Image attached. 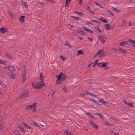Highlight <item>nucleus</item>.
I'll return each mask as SVG.
<instances>
[{
  "instance_id": "f257e3e1",
  "label": "nucleus",
  "mask_w": 135,
  "mask_h": 135,
  "mask_svg": "<svg viewBox=\"0 0 135 135\" xmlns=\"http://www.w3.org/2000/svg\"><path fill=\"white\" fill-rule=\"evenodd\" d=\"M56 76L57 78L56 83L59 84H61L65 80L66 75L61 72L59 75H56Z\"/></svg>"
},
{
  "instance_id": "f03ea898",
  "label": "nucleus",
  "mask_w": 135,
  "mask_h": 135,
  "mask_svg": "<svg viewBox=\"0 0 135 135\" xmlns=\"http://www.w3.org/2000/svg\"><path fill=\"white\" fill-rule=\"evenodd\" d=\"M26 68L25 67H24L23 69L22 74V79L23 82L25 81L26 79Z\"/></svg>"
},
{
  "instance_id": "7ed1b4c3",
  "label": "nucleus",
  "mask_w": 135,
  "mask_h": 135,
  "mask_svg": "<svg viewBox=\"0 0 135 135\" xmlns=\"http://www.w3.org/2000/svg\"><path fill=\"white\" fill-rule=\"evenodd\" d=\"M104 53V52L103 50L101 49L97 53L96 55L94 56V57H95L96 56L99 57H101L103 56Z\"/></svg>"
},
{
  "instance_id": "20e7f679",
  "label": "nucleus",
  "mask_w": 135,
  "mask_h": 135,
  "mask_svg": "<svg viewBox=\"0 0 135 135\" xmlns=\"http://www.w3.org/2000/svg\"><path fill=\"white\" fill-rule=\"evenodd\" d=\"M36 103H34L32 105H30L27 106L26 108L27 109H30L32 108L33 110H35L36 108Z\"/></svg>"
},
{
  "instance_id": "39448f33",
  "label": "nucleus",
  "mask_w": 135,
  "mask_h": 135,
  "mask_svg": "<svg viewBox=\"0 0 135 135\" xmlns=\"http://www.w3.org/2000/svg\"><path fill=\"white\" fill-rule=\"evenodd\" d=\"M4 68L9 71L10 72L14 71L15 70L14 67L11 66H5Z\"/></svg>"
},
{
  "instance_id": "423d86ee",
  "label": "nucleus",
  "mask_w": 135,
  "mask_h": 135,
  "mask_svg": "<svg viewBox=\"0 0 135 135\" xmlns=\"http://www.w3.org/2000/svg\"><path fill=\"white\" fill-rule=\"evenodd\" d=\"M99 38L100 40L103 42H104L105 41L106 39L105 36L102 35L99 36Z\"/></svg>"
},
{
  "instance_id": "0eeeda50",
  "label": "nucleus",
  "mask_w": 135,
  "mask_h": 135,
  "mask_svg": "<svg viewBox=\"0 0 135 135\" xmlns=\"http://www.w3.org/2000/svg\"><path fill=\"white\" fill-rule=\"evenodd\" d=\"M8 30L6 28L2 27L0 28V32L1 33H4L5 32H8Z\"/></svg>"
},
{
  "instance_id": "6e6552de",
  "label": "nucleus",
  "mask_w": 135,
  "mask_h": 135,
  "mask_svg": "<svg viewBox=\"0 0 135 135\" xmlns=\"http://www.w3.org/2000/svg\"><path fill=\"white\" fill-rule=\"evenodd\" d=\"M89 123L90 125L93 126L96 129H98V126L95 123H94L92 121L90 120L89 121Z\"/></svg>"
},
{
  "instance_id": "1a4fd4ad",
  "label": "nucleus",
  "mask_w": 135,
  "mask_h": 135,
  "mask_svg": "<svg viewBox=\"0 0 135 135\" xmlns=\"http://www.w3.org/2000/svg\"><path fill=\"white\" fill-rule=\"evenodd\" d=\"M108 64L107 63H100L97 64V65L99 67H104L106 66Z\"/></svg>"
},
{
  "instance_id": "9d476101",
  "label": "nucleus",
  "mask_w": 135,
  "mask_h": 135,
  "mask_svg": "<svg viewBox=\"0 0 135 135\" xmlns=\"http://www.w3.org/2000/svg\"><path fill=\"white\" fill-rule=\"evenodd\" d=\"M32 86L35 89H39V87H38V83H36L34 82H33L32 84Z\"/></svg>"
},
{
  "instance_id": "9b49d317",
  "label": "nucleus",
  "mask_w": 135,
  "mask_h": 135,
  "mask_svg": "<svg viewBox=\"0 0 135 135\" xmlns=\"http://www.w3.org/2000/svg\"><path fill=\"white\" fill-rule=\"evenodd\" d=\"M40 83H38V87L40 88H42V87L44 86L45 85V84L44 82V81H40Z\"/></svg>"
},
{
  "instance_id": "f8f14e48",
  "label": "nucleus",
  "mask_w": 135,
  "mask_h": 135,
  "mask_svg": "<svg viewBox=\"0 0 135 135\" xmlns=\"http://www.w3.org/2000/svg\"><path fill=\"white\" fill-rule=\"evenodd\" d=\"M22 124L25 128H26L29 129H32V128L28 125L26 123L23 122Z\"/></svg>"
},
{
  "instance_id": "ddd939ff",
  "label": "nucleus",
  "mask_w": 135,
  "mask_h": 135,
  "mask_svg": "<svg viewBox=\"0 0 135 135\" xmlns=\"http://www.w3.org/2000/svg\"><path fill=\"white\" fill-rule=\"evenodd\" d=\"M44 75L43 74L40 73V81H44Z\"/></svg>"
},
{
  "instance_id": "4468645a",
  "label": "nucleus",
  "mask_w": 135,
  "mask_h": 135,
  "mask_svg": "<svg viewBox=\"0 0 135 135\" xmlns=\"http://www.w3.org/2000/svg\"><path fill=\"white\" fill-rule=\"evenodd\" d=\"M90 100L93 102L95 104V105L97 106H99V105L98 103L95 100H94L93 99H92Z\"/></svg>"
},
{
  "instance_id": "2eb2a0df",
  "label": "nucleus",
  "mask_w": 135,
  "mask_h": 135,
  "mask_svg": "<svg viewBox=\"0 0 135 135\" xmlns=\"http://www.w3.org/2000/svg\"><path fill=\"white\" fill-rule=\"evenodd\" d=\"M118 49L122 53H126V51L125 50L120 47L118 48Z\"/></svg>"
},
{
  "instance_id": "dca6fc26",
  "label": "nucleus",
  "mask_w": 135,
  "mask_h": 135,
  "mask_svg": "<svg viewBox=\"0 0 135 135\" xmlns=\"http://www.w3.org/2000/svg\"><path fill=\"white\" fill-rule=\"evenodd\" d=\"M4 56L6 57L9 59H12V56L9 54H5L4 55Z\"/></svg>"
},
{
  "instance_id": "f3484780",
  "label": "nucleus",
  "mask_w": 135,
  "mask_h": 135,
  "mask_svg": "<svg viewBox=\"0 0 135 135\" xmlns=\"http://www.w3.org/2000/svg\"><path fill=\"white\" fill-rule=\"evenodd\" d=\"M25 17V16H22L21 17H20L19 18L20 22L22 23L23 22L25 21L24 18Z\"/></svg>"
},
{
  "instance_id": "a211bd4d",
  "label": "nucleus",
  "mask_w": 135,
  "mask_h": 135,
  "mask_svg": "<svg viewBox=\"0 0 135 135\" xmlns=\"http://www.w3.org/2000/svg\"><path fill=\"white\" fill-rule=\"evenodd\" d=\"M98 20L105 23H107V20L103 17H101Z\"/></svg>"
},
{
  "instance_id": "6ab92c4d",
  "label": "nucleus",
  "mask_w": 135,
  "mask_h": 135,
  "mask_svg": "<svg viewBox=\"0 0 135 135\" xmlns=\"http://www.w3.org/2000/svg\"><path fill=\"white\" fill-rule=\"evenodd\" d=\"M74 13H75L77 14L80 16H83L84 15V14L83 13L79 12L77 11H74Z\"/></svg>"
},
{
  "instance_id": "aec40b11",
  "label": "nucleus",
  "mask_w": 135,
  "mask_h": 135,
  "mask_svg": "<svg viewBox=\"0 0 135 135\" xmlns=\"http://www.w3.org/2000/svg\"><path fill=\"white\" fill-rule=\"evenodd\" d=\"M9 75L12 78L14 79L15 78V75L13 74L12 73V72L9 73Z\"/></svg>"
},
{
  "instance_id": "412c9836",
  "label": "nucleus",
  "mask_w": 135,
  "mask_h": 135,
  "mask_svg": "<svg viewBox=\"0 0 135 135\" xmlns=\"http://www.w3.org/2000/svg\"><path fill=\"white\" fill-rule=\"evenodd\" d=\"M22 4L25 7V8H27L28 7L27 4L26 2L23 1H22Z\"/></svg>"
},
{
  "instance_id": "4be33fe9",
  "label": "nucleus",
  "mask_w": 135,
  "mask_h": 135,
  "mask_svg": "<svg viewBox=\"0 0 135 135\" xmlns=\"http://www.w3.org/2000/svg\"><path fill=\"white\" fill-rule=\"evenodd\" d=\"M78 32L79 33L83 35H85V32H84L81 29L78 30Z\"/></svg>"
},
{
  "instance_id": "5701e85b",
  "label": "nucleus",
  "mask_w": 135,
  "mask_h": 135,
  "mask_svg": "<svg viewBox=\"0 0 135 135\" xmlns=\"http://www.w3.org/2000/svg\"><path fill=\"white\" fill-rule=\"evenodd\" d=\"M86 10L89 12L91 13L94 14V12L91 10L90 8H87Z\"/></svg>"
},
{
  "instance_id": "b1692460",
  "label": "nucleus",
  "mask_w": 135,
  "mask_h": 135,
  "mask_svg": "<svg viewBox=\"0 0 135 135\" xmlns=\"http://www.w3.org/2000/svg\"><path fill=\"white\" fill-rule=\"evenodd\" d=\"M99 102H100L102 103L103 104H105L106 103H107L105 101H104L102 99H98Z\"/></svg>"
},
{
  "instance_id": "393cba45",
  "label": "nucleus",
  "mask_w": 135,
  "mask_h": 135,
  "mask_svg": "<svg viewBox=\"0 0 135 135\" xmlns=\"http://www.w3.org/2000/svg\"><path fill=\"white\" fill-rule=\"evenodd\" d=\"M95 114L98 116H99L101 118H104V116L103 115L100 113H95Z\"/></svg>"
},
{
  "instance_id": "a878e982",
  "label": "nucleus",
  "mask_w": 135,
  "mask_h": 135,
  "mask_svg": "<svg viewBox=\"0 0 135 135\" xmlns=\"http://www.w3.org/2000/svg\"><path fill=\"white\" fill-rule=\"evenodd\" d=\"M127 43V42L123 41L120 43V45L121 46H124V45H126Z\"/></svg>"
},
{
  "instance_id": "bb28decb",
  "label": "nucleus",
  "mask_w": 135,
  "mask_h": 135,
  "mask_svg": "<svg viewBox=\"0 0 135 135\" xmlns=\"http://www.w3.org/2000/svg\"><path fill=\"white\" fill-rule=\"evenodd\" d=\"M86 114L89 116V117L92 118L94 119L95 118V117L94 116H93L90 113H86Z\"/></svg>"
},
{
  "instance_id": "cd10ccee",
  "label": "nucleus",
  "mask_w": 135,
  "mask_h": 135,
  "mask_svg": "<svg viewBox=\"0 0 135 135\" xmlns=\"http://www.w3.org/2000/svg\"><path fill=\"white\" fill-rule=\"evenodd\" d=\"M0 85L2 88H6L5 85L1 82H0Z\"/></svg>"
},
{
  "instance_id": "c85d7f7f",
  "label": "nucleus",
  "mask_w": 135,
  "mask_h": 135,
  "mask_svg": "<svg viewBox=\"0 0 135 135\" xmlns=\"http://www.w3.org/2000/svg\"><path fill=\"white\" fill-rule=\"evenodd\" d=\"M96 30H97L98 32H101L102 30L98 26H97L95 28Z\"/></svg>"
},
{
  "instance_id": "c756f323",
  "label": "nucleus",
  "mask_w": 135,
  "mask_h": 135,
  "mask_svg": "<svg viewBox=\"0 0 135 135\" xmlns=\"http://www.w3.org/2000/svg\"><path fill=\"white\" fill-rule=\"evenodd\" d=\"M28 92V90L27 89L23 91V94L24 95H26L27 94Z\"/></svg>"
},
{
  "instance_id": "7c9ffc66",
  "label": "nucleus",
  "mask_w": 135,
  "mask_h": 135,
  "mask_svg": "<svg viewBox=\"0 0 135 135\" xmlns=\"http://www.w3.org/2000/svg\"><path fill=\"white\" fill-rule=\"evenodd\" d=\"M127 105L129 107H133V104H131V103H129L128 102H127Z\"/></svg>"
},
{
  "instance_id": "2f4dec72",
  "label": "nucleus",
  "mask_w": 135,
  "mask_h": 135,
  "mask_svg": "<svg viewBox=\"0 0 135 135\" xmlns=\"http://www.w3.org/2000/svg\"><path fill=\"white\" fill-rule=\"evenodd\" d=\"M84 28L86 31L88 32H91V31L89 30V28H86L85 27H84Z\"/></svg>"
},
{
  "instance_id": "473e14b6",
  "label": "nucleus",
  "mask_w": 135,
  "mask_h": 135,
  "mask_svg": "<svg viewBox=\"0 0 135 135\" xmlns=\"http://www.w3.org/2000/svg\"><path fill=\"white\" fill-rule=\"evenodd\" d=\"M110 132L112 133H113L115 135H118L119 134L118 133L115 132L113 131H112Z\"/></svg>"
},
{
  "instance_id": "72a5a7b5",
  "label": "nucleus",
  "mask_w": 135,
  "mask_h": 135,
  "mask_svg": "<svg viewBox=\"0 0 135 135\" xmlns=\"http://www.w3.org/2000/svg\"><path fill=\"white\" fill-rule=\"evenodd\" d=\"M112 9H113L114 11H115L117 12H119V10L115 8H113Z\"/></svg>"
},
{
  "instance_id": "f704fd0d",
  "label": "nucleus",
  "mask_w": 135,
  "mask_h": 135,
  "mask_svg": "<svg viewBox=\"0 0 135 135\" xmlns=\"http://www.w3.org/2000/svg\"><path fill=\"white\" fill-rule=\"evenodd\" d=\"M98 61V59H97L94 62L93 65V67H95V66H96L97 64V62Z\"/></svg>"
},
{
  "instance_id": "c9c22d12",
  "label": "nucleus",
  "mask_w": 135,
  "mask_h": 135,
  "mask_svg": "<svg viewBox=\"0 0 135 135\" xmlns=\"http://www.w3.org/2000/svg\"><path fill=\"white\" fill-rule=\"evenodd\" d=\"M6 63V61L1 60L0 64H3V65H5Z\"/></svg>"
},
{
  "instance_id": "e433bc0d",
  "label": "nucleus",
  "mask_w": 135,
  "mask_h": 135,
  "mask_svg": "<svg viewBox=\"0 0 135 135\" xmlns=\"http://www.w3.org/2000/svg\"><path fill=\"white\" fill-rule=\"evenodd\" d=\"M78 53L80 55H81L82 54V51L81 50H79L78 51Z\"/></svg>"
},
{
  "instance_id": "4c0bfd02",
  "label": "nucleus",
  "mask_w": 135,
  "mask_h": 135,
  "mask_svg": "<svg viewBox=\"0 0 135 135\" xmlns=\"http://www.w3.org/2000/svg\"><path fill=\"white\" fill-rule=\"evenodd\" d=\"M95 4L96 5L100 7L101 8H103V7L100 4H99L97 2H96Z\"/></svg>"
},
{
  "instance_id": "58836bf2",
  "label": "nucleus",
  "mask_w": 135,
  "mask_h": 135,
  "mask_svg": "<svg viewBox=\"0 0 135 135\" xmlns=\"http://www.w3.org/2000/svg\"><path fill=\"white\" fill-rule=\"evenodd\" d=\"M87 94H89L91 96H94V95L93 94L90 93V92H88L86 93Z\"/></svg>"
},
{
  "instance_id": "ea45409f",
  "label": "nucleus",
  "mask_w": 135,
  "mask_h": 135,
  "mask_svg": "<svg viewBox=\"0 0 135 135\" xmlns=\"http://www.w3.org/2000/svg\"><path fill=\"white\" fill-rule=\"evenodd\" d=\"M91 21L92 22H94L95 23H98L99 22L98 21L95 20H91Z\"/></svg>"
},
{
  "instance_id": "a19ab883",
  "label": "nucleus",
  "mask_w": 135,
  "mask_h": 135,
  "mask_svg": "<svg viewBox=\"0 0 135 135\" xmlns=\"http://www.w3.org/2000/svg\"><path fill=\"white\" fill-rule=\"evenodd\" d=\"M107 11L109 13L112 15L113 16V14L111 11L108 10H107Z\"/></svg>"
},
{
  "instance_id": "79ce46f5",
  "label": "nucleus",
  "mask_w": 135,
  "mask_h": 135,
  "mask_svg": "<svg viewBox=\"0 0 135 135\" xmlns=\"http://www.w3.org/2000/svg\"><path fill=\"white\" fill-rule=\"evenodd\" d=\"M20 130L23 133H26L25 130L23 129V128H21Z\"/></svg>"
},
{
  "instance_id": "37998d69",
  "label": "nucleus",
  "mask_w": 135,
  "mask_h": 135,
  "mask_svg": "<svg viewBox=\"0 0 135 135\" xmlns=\"http://www.w3.org/2000/svg\"><path fill=\"white\" fill-rule=\"evenodd\" d=\"M105 27L106 29L109 30L110 29V27L111 26H105Z\"/></svg>"
},
{
  "instance_id": "c03bdc74",
  "label": "nucleus",
  "mask_w": 135,
  "mask_h": 135,
  "mask_svg": "<svg viewBox=\"0 0 135 135\" xmlns=\"http://www.w3.org/2000/svg\"><path fill=\"white\" fill-rule=\"evenodd\" d=\"M129 41L132 43L135 44V41H134L133 40L130 39L129 40Z\"/></svg>"
},
{
  "instance_id": "a18cd8bd",
  "label": "nucleus",
  "mask_w": 135,
  "mask_h": 135,
  "mask_svg": "<svg viewBox=\"0 0 135 135\" xmlns=\"http://www.w3.org/2000/svg\"><path fill=\"white\" fill-rule=\"evenodd\" d=\"M60 57L62 60H64L65 59V58L62 55L60 56Z\"/></svg>"
},
{
  "instance_id": "49530a36",
  "label": "nucleus",
  "mask_w": 135,
  "mask_h": 135,
  "mask_svg": "<svg viewBox=\"0 0 135 135\" xmlns=\"http://www.w3.org/2000/svg\"><path fill=\"white\" fill-rule=\"evenodd\" d=\"M62 89L64 91H66V88L65 86H63V88H62Z\"/></svg>"
},
{
  "instance_id": "de8ad7c7",
  "label": "nucleus",
  "mask_w": 135,
  "mask_h": 135,
  "mask_svg": "<svg viewBox=\"0 0 135 135\" xmlns=\"http://www.w3.org/2000/svg\"><path fill=\"white\" fill-rule=\"evenodd\" d=\"M122 23L123 25H128L127 23H126V22L124 20L122 21Z\"/></svg>"
},
{
  "instance_id": "09e8293b",
  "label": "nucleus",
  "mask_w": 135,
  "mask_h": 135,
  "mask_svg": "<svg viewBox=\"0 0 135 135\" xmlns=\"http://www.w3.org/2000/svg\"><path fill=\"white\" fill-rule=\"evenodd\" d=\"M104 123H105V124L106 125H108L111 126V125H110L109 124V123L108 122H104Z\"/></svg>"
},
{
  "instance_id": "8fccbe9b",
  "label": "nucleus",
  "mask_w": 135,
  "mask_h": 135,
  "mask_svg": "<svg viewBox=\"0 0 135 135\" xmlns=\"http://www.w3.org/2000/svg\"><path fill=\"white\" fill-rule=\"evenodd\" d=\"M9 15L10 16H11V17H13V15L11 12H9Z\"/></svg>"
},
{
  "instance_id": "3c124183",
  "label": "nucleus",
  "mask_w": 135,
  "mask_h": 135,
  "mask_svg": "<svg viewBox=\"0 0 135 135\" xmlns=\"http://www.w3.org/2000/svg\"><path fill=\"white\" fill-rule=\"evenodd\" d=\"M33 123L37 127H39V126L35 122H33Z\"/></svg>"
},
{
  "instance_id": "603ef678",
  "label": "nucleus",
  "mask_w": 135,
  "mask_h": 135,
  "mask_svg": "<svg viewBox=\"0 0 135 135\" xmlns=\"http://www.w3.org/2000/svg\"><path fill=\"white\" fill-rule=\"evenodd\" d=\"M72 17L74 18L75 19H76L77 20H78L79 18V17H77L75 16H72Z\"/></svg>"
},
{
  "instance_id": "864d4df0",
  "label": "nucleus",
  "mask_w": 135,
  "mask_h": 135,
  "mask_svg": "<svg viewBox=\"0 0 135 135\" xmlns=\"http://www.w3.org/2000/svg\"><path fill=\"white\" fill-rule=\"evenodd\" d=\"M122 102L126 105L127 104V102L125 100H123L122 101Z\"/></svg>"
},
{
  "instance_id": "5fc2aeb1",
  "label": "nucleus",
  "mask_w": 135,
  "mask_h": 135,
  "mask_svg": "<svg viewBox=\"0 0 135 135\" xmlns=\"http://www.w3.org/2000/svg\"><path fill=\"white\" fill-rule=\"evenodd\" d=\"M88 40H89L90 41H91L92 40V38H90L89 37H88Z\"/></svg>"
},
{
  "instance_id": "6e6d98bb",
  "label": "nucleus",
  "mask_w": 135,
  "mask_h": 135,
  "mask_svg": "<svg viewBox=\"0 0 135 135\" xmlns=\"http://www.w3.org/2000/svg\"><path fill=\"white\" fill-rule=\"evenodd\" d=\"M82 0H79V3L80 4H81L82 3Z\"/></svg>"
},
{
  "instance_id": "4d7b16f0",
  "label": "nucleus",
  "mask_w": 135,
  "mask_h": 135,
  "mask_svg": "<svg viewBox=\"0 0 135 135\" xmlns=\"http://www.w3.org/2000/svg\"><path fill=\"white\" fill-rule=\"evenodd\" d=\"M48 1L51 3H54L55 2L52 0H48Z\"/></svg>"
},
{
  "instance_id": "13d9d810",
  "label": "nucleus",
  "mask_w": 135,
  "mask_h": 135,
  "mask_svg": "<svg viewBox=\"0 0 135 135\" xmlns=\"http://www.w3.org/2000/svg\"><path fill=\"white\" fill-rule=\"evenodd\" d=\"M3 129V128L2 127V126L1 125H0V130H2Z\"/></svg>"
},
{
  "instance_id": "bf43d9fd",
  "label": "nucleus",
  "mask_w": 135,
  "mask_h": 135,
  "mask_svg": "<svg viewBox=\"0 0 135 135\" xmlns=\"http://www.w3.org/2000/svg\"><path fill=\"white\" fill-rule=\"evenodd\" d=\"M83 129L85 130V131H87V128H86L85 127H84L83 128Z\"/></svg>"
},
{
  "instance_id": "052dcab7",
  "label": "nucleus",
  "mask_w": 135,
  "mask_h": 135,
  "mask_svg": "<svg viewBox=\"0 0 135 135\" xmlns=\"http://www.w3.org/2000/svg\"><path fill=\"white\" fill-rule=\"evenodd\" d=\"M14 133L16 135H19V134H20L19 133H16V132H14Z\"/></svg>"
},
{
  "instance_id": "680f3d73",
  "label": "nucleus",
  "mask_w": 135,
  "mask_h": 135,
  "mask_svg": "<svg viewBox=\"0 0 135 135\" xmlns=\"http://www.w3.org/2000/svg\"><path fill=\"white\" fill-rule=\"evenodd\" d=\"M68 6V0H66V3L65 4V6L66 7H67V6Z\"/></svg>"
},
{
  "instance_id": "e2e57ef3",
  "label": "nucleus",
  "mask_w": 135,
  "mask_h": 135,
  "mask_svg": "<svg viewBox=\"0 0 135 135\" xmlns=\"http://www.w3.org/2000/svg\"><path fill=\"white\" fill-rule=\"evenodd\" d=\"M21 127H22L20 125V124H19L18 126V127H17L19 128H20Z\"/></svg>"
},
{
  "instance_id": "0e129e2a",
  "label": "nucleus",
  "mask_w": 135,
  "mask_h": 135,
  "mask_svg": "<svg viewBox=\"0 0 135 135\" xmlns=\"http://www.w3.org/2000/svg\"><path fill=\"white\" fill-rule=\"evenodd\" d=\"M68 135H73V134H71L70 132L68 131Z\"/></svg>"
},
{
  "instance_id": "69168bd1",
  "label": "nucleus",
  "mask_w": 135,
  "mask_h": 135,
  "mask_svg": "<svg viewBox=\"0 0 135 135\" xmlns=\"http://www.w3.org/2000/svg\"><path fill=\"white\" fill-rule=\"evenodd\" d=\"M87 23H88V24L92 25V24L91 23L87 21Z\"/></svg>"
},
{
  "instance_id": "338daca9",
  "label": "nucleus",
  "mask_w": 135,
  "mask_h": 135,
  "mask_svg": "<svg viewBox=\"0 0 135 135\" xmlns=\"http://www.w3.org/2000/svg\"><path fill=\"white\" fill-rule=\"evenodd\" d=\"M68 47H71L70 46L71 45H70V44H69V43H68Z\"/></svg>"
},
{
  "instance_id": "774afa93",
  "label": "nucleus",
  "mask_w": 135,
  "mask_h": 135,
  "mask_svg": "<svg viewBox=\"0 0 135 135\" xmlns=\"http://www.w3.org/2000/svg\"><path fill=\"white\" fill-rule=\"evenodd\" d=\"M2 93L0 92V97H1L2 95Z\"/></svg>"
}]
</instances>
